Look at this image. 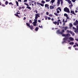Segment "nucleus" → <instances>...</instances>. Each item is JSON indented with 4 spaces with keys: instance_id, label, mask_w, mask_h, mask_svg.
<instances>
[{
    "instance_id": "1",
    "label": "nucleus",
    "mask_w": 78,
    "mask_h": 78,
    "mask_svg": "<svg viewBox=\"0 0 78 78\" xmlns=\"http://www.w3.org/2000/svg\"><path fill=\"white\" fill-rule=\"evenodd\" d=\"M65 31L64 30V29L62 30L61 32H60V30H57L56 33L57 34H62L64 33Z\"/></svg>"
},
{
    "instance_id": "2",
    "label": "nucleus",
    "mask_w": 78,
    "mask_h": 78,
    "mask_svg": "<svg viewBox=\"0 0 78 78\" xmlns=\"http://www.w3.org/2000/svg\"><path fill=\"white\" fill-rule=\"evenodd\" d=\"M67 33H70L71 34H72V36H74L75 35V33H73V32L70 31H69V30H66Z\"/></svg>"
},
{
    "instance_id": "3",
    "label": "nucleus",
    "mask_w": 78,
    "mask_h": 78,
    "mask_svg": "<svg viewBox=\"0 0 78 78\" xmlns=\"http://www.w3.org/2000/svg\"><path fill=\"white\" fill-rule=\"evenodd\" d=\"M64 11H65V12H66L70 13V10H69V9H68L67 7L64 8Z\"/></svg>"
},
{
    "instance_id": "4",
    "label": "nucleus",
    "mask_w": 78,
    "mask_h": 78,
    "mask_svg": "<svg viewBox=\"0 0 78 78\" xmlns=\"http://www.w3.org/2000/svg\"><path fill=\"white\" fill-rule=\"evenodd\" d=\"M27 28H30V29L31 30H33V29H34V27H33V26L31 25L30 26V27H27Z\"/></svg>"
},
{
    "instance_id": "5",
    "label": "nucleus",
    "mask_w": 78,
    "mask_h": 78,
    "mask_svg": "<svg viewBox=\"0 0 78 78\" xmlns=\"http://www.w3.org/2000/svg\"><path fill=\"white\" fill-rule=\"evenodd\" d=\"M70 13H72V14H70L71 16H72V14H74V15H76V14L75 13V12H74V11H72V10L70 11Z\"/></svg>"
},
{
    "instance_id": "6",
    "label": "nucleus",
    "mask_w": 78,
    "mask_h": 78,
    "mask_svg": "<svg viewBox=\"0 0 78 78\" xmlns=\"http://www.w3.org/2000/svg\"><path fill=\"white\" fill-rule=\"evenodd\" d=\"M68 2L69 4L71 5L72 6H73V4H72V2H71V1L70 0H68Z\"/></svg>"
},
{
    "instance_id": "7",
    "label": "nucleus",
    "mask_w": 78,
    "mask_h": 78,
    "mask_svg": "<svg viewBox=\"0 0 78 78\" xmlns=\"http://www.w3.org/2000/svg\"><path fill=\"white\" fill-rule=\"evenodd\" d=\"M77 24H78V21L77 20H76L75 22L74 23L73 25H76Z\"/></svg>"
},
{
    "instance_id": "8",
    "label": "nucleus",
    "mask_w": 78,
    "mask_h": 78,
    "mask_svg": "<svg viewBox=\"0 0 78 78\" xmlns=\"http://www.w3.org/2000/svg\"><path fill=\"white\" fill-rule=\"evenodd\" d=\"M77 28L75 30V33H78V26H77Z\"/></svg>"
},
{
    "instance_id": "9",
    "label": "nucleus",
    "mask_w": 78,
    "mask_h": 78,
    "mask_svg": "<svg viewBox=\"0 0 78 78\" xmlns=\"http://www.w3.org/2000/svg\"><path fill=\"white\" fill-rule=\"evenodd\" d=\"M59 5H60V1L59 0H58L57 2V6H59Z\"/></svg>"
},
{
    "instance_id": "10",
    "label": "nucleus",
    "mask_w": 78,
    "mask_h": 78,
    "mask_svg": "<svg viewBox=\"0 0 78 78\" xmlns=\"http://www.w3.org/2000/svg\"><path fill=\"white\" fill-rule=\"evenodd\" d=\"M69 39V37H65V38H63V41H67Z\"/></svg>"
},
{
    "instance_id": "11",
    "label": "nucleus",
    "mask_w": 78,
    "mask_h": 78,
    "mask_svg": "<svg viewBox=\"0 0 78 78\" xmlns=\"http://www.w3.org/2000/svg\"><path fill=\"white\" fill-rule=\"evenodd\" d=\"M69 39L71 41H74L73 38L72 37H69Z\"/></svg>"
},
{
    "instance_id": "12",
    "label": "nucleus",
    "mask_w": 78,
    "mask_h": 78,
    "mask_svg": "<svg viewBox=\"0 0 78 78\" xmlns=\"http://www.w3.org/2000/svg\"><path fill=\"white\" fill-rule=\"evenodd\" d=\"M50 9H55V8L52 5H51L50 6Z\"/></svg>"
},
{
    "instance_id": "13",
    "label": "nucleus",
    "mask_w": 78,
    "mask_h": 78,
    "mask_svg": "<svg viewBox=\"0 0 78 78\" xmlns=\"http://www.w3.org/2000/svg\"><path fill=\"white\" fill-rule=\"evenodd\" d=\"M70 36V35L69 34H66V37H69Z\"/></svg>"
},
{
    "instance_id": "14",
    "label": "nucleus",
    "mask_w": 78,
    "mask_h": 78,
    "mask_svg": "<svg viewBox=\"0 0 78 78\" xmlns=\"http://www.w3.org/2000/svg\"><path fill=\"white\" fill-rule=\"evenodd\" d=\"M35 16H37V17H40V14L37 13L35 15Z\"/></svg>"
},
{
    "instance_id": "15",
    "label": "nucleus",
    "mask_w": 78,
    "mask_h": 78,
    "mask_svg": "<svg viewBox=\"0 0 78 78\" xmlns=\"http://www.w3.org/2000/svg\"><path fill=\"white\" fill-rule=\"evenodd\" d=\"M36 23H36V22H34L33 23V25L34 26H36Z\"/></svg>"
},
{
    "instance_id": "16",
    "label": "nucleus",
    "mask_w": 78,
    "mask_h": 78,
    "mask_svg": "<svg viewBox=\"0 0 78 78\" xmlns=\"http://www.w3.org/2000/svg\"><path fill=\"white\" fill-rule=\"evenodd\" d=\"M72 27H73V25H72V24L71 23H69V27L70 28H72Z\"/></svg>"
},
{
    "instance_id": "17",
    "label": "nucleus",
    "mask_w": 78,
    "mask_h": 78,
    "mask_svg": "<svg viewBox=\"0 0 78 78\" xmlns=\"http://www.w3.org/2000/svg\"><path fill=\"white\" fill-rule=\"evenodd\" d=\"M26 25H27V27H29L30 26V24H28V23H26Z\"/></svg>"
},
{
    "instance_id": "18",
    "label": "nucleus",
    "mask_w": 78,
    "mask_h": 78,
    "mask_svg": "<svg viewBox=\"0 0 78 78\" xmlns=\"http://www.w3.org/2000/svg\"><path fill=\"white\" fill-rule=\"evenodd\" d=\"M45 8H47V7H49V5L47 4H45Z\"/></svg>"
},
{
    "instance_id": "19",
    "label": "nucleus",
    "mask_w": 78,
    "mask_h": 78,
    "mask_svg": "<svg viewBox=\"0 0 78 78\" xmlns=\"http://www.w3.org/2000/svg\"><path fill=\"white\" fill-rule=\"evenodd\" d=\"M53 23L55 25H56L57 24V22L56 21L53 22Z\"/></svg>"
},
{
    "instance_id": "20",
    "label": "nucleus",
    "mask_w": 78,
    "mask_h": 78,
    "mask_svg": "<svg viewBox=\"0 0 78 78\" xmlns=\"http://www.w3.org/2000/svg\"><path fill=\"white\" fill-rule=\"evenodd\" d=\"M67 29H68V27H65V31H66V30H67Z\"/></svg>"
},
{
    "instance_id": "21",
    "label": "nucleus",
    "mask_w": 78,
    "mask_h": 78,
    "mask_svg": "<svg viewBox=\"0 0 78 78\" xmlns=\"http://www.w3.org/2000/svg\"><path fill=\"white\" fill-rule=\"evenodd\" d=\"M27 8H28V9H30V10H31V7H29V6H27Z\"/></svg>"
},
{
    "instance_id": "22",
    "label": "nucleus",
    "mask_w": 78,
    "mask_h": 78,
    "mask_svg": "<svg viewBox=\"0 0 78 78\" xmlns=\"http://www.w3.org/2000/svg\"><path fill=\"white\" fill-rule=\"evenodd\" d=\"M16 5L17 6H19V2H18L16 1Z\"/></svg>"
},
{
    "instance_id": "23",
    "label": "nucleus",
    "mask_w": 78,
    "mask_h": 78,
    "mask_svg": "<svg viewBox=\"0 0 78 78\" xmlns=\"http://www.w3.org/2000/svg\"><path fill=\"white\" fill-rule=\"evenodd\" d=\"M55 0H51V2L52 3H53L54 2H55Z\"/></svg>"
},
{
    "instance_id": "24",
    "label": "nucleus",
    "mask_w": 78,
    "mask_h": 78,
    "mask_svg": "<svg viewBox=\"0 0 78 78\" xmlns=\"http://www.w3.org/2000/svg\"><path fill=\"white\" fill-rule=\"evenodd\" d=\"M73 44H74V43L73 42H71L69 43L70 45H72Z\"/></svg>"
},
{
    "instance_id": "25",
    "label": "nucleus",
    "mask_w": 78,
    "mask_h": 78,
    "mask_svg": "<svg viewBox=\"0 0 78 78\" xmlns=\"http://www.w3.org/2000/svg\"><path fill=\"white\" fill-rule=\"evenodd\" d=\"M41 3H43V4H44L45 3V1H44L43 0H42L41 1Z\"/></svg>"
},
{
    "instance_id": "26",
    "label": "nucleus",
    "mask_w": 78,
    "mask_h": 78,
    "mask_svg": "<svg viewBox=\"0 0 78 78\" xmlns=\"http://www.w3.org/2000/svg\"><path fill=\"white\" fill-rule=\"evenodd\" d=\"M38 29H39V28H38V27H36V28L35 29V31H37V30H38Z\"/></svg>"
},
{
    "instance_id": "27",
    "label": "nucleus",
    "mask_w": 78,
    "mask_h": 78,
    "mask_svg": "<svg viewBox=\"0 0 78 78\" xmlns=\"http://www.w3.org/2000/svg\"><path fill=\"white\" fill-rule=\"evenodd\" d=\"M54 14L55 16H58V13H54Z\"/></svg>"
},
{
    "instance_id": "28",
    "label": "nucleus",
    "mask_w": 78,
    "mask_h": 78,
    "mask_svg": "<svg viewBox=\"0 0 78 78\" xmlns=\"http://www.w3.org/2000/svg\"><path fill=\"white\" fill-rule=\"evenodd\" d=\"M72 7H73V6H72L71 4L69 6V8H70V9H72Z\"/></svg>"
},
{
    "instance_id": "29",
    "label": "nucleus",
    "mask_w": 78,
    "mask_h": 78,
    "mask_svg": "<svg viewBox=\"0 0 78 78\" xmlns=\"http://www.w3.org/2000/svg\"><path fill=\"white\" fill-rule=\"evenodd\" d=\"M61 34L62 35V36L66 37V34Z\"/></svg>"
},
{
    "instance_id": "30",
    "label": "nucleus",
    "mask_w": 78,
    "mask_h": 78,
    "mask_svg": "<svg viewBox=\"0 0 78 78\" xmlns=\"http://www.w3.org/2000/svg\"><path fill=\"white\" fill-rule=\"evenodd\" d=\"M41 4V3H39L38 2H37V5H40Z\"/></svg>"
},
{
    "instance_id": "31",
    "label": "nucleus",
    "mask_w": 78,
    "mask_h": 78,
    "mask_svg": "<svg viewBox=\"0 0 78 78\" xmlns=\"http://www.w3.org/2000/svg\"><path fill=\"white\" fill-rule=\"evenodd\" d=\"M8 4V1H6L5 2V4L6 5H7Z\"/></svg>"
},
{
    "instance_id": "32",
    "label": "nucleus",
    "mask_w": 78,
    "mask_h": 78,
    "mask_svg": "<svg viewBox=\"0 0 78 78\" xmlns=\"http://www.w3.org/2000/svg\"><path fill=\"white\" fill-rule=\"evenodd\" d=\"M15 16H16V17H19V15L17 14V13L15 14Z\"/></svg>"
},
{
    "instance_id": "33",
    "label": "nucleus",
    "mask_w": 78,
    "mask_h": 78,
    "mask_svg": "<svg viewBox=\"0 0 78 78\" xmlns=\"http://www.w3.org/2000/svg\"><path fill=\"white\" fill-rule=\"evenodd\" d=\"M76 0H71V1L73 2V3H74L75 2V1H76Z\"/></svg>"
},
{
    "instance_id": "34",
    "label": "nucleus",
    "mask_w": 78,
    "mask_h": 78,
    "mask_svg": "<svg viewBox=\"0 0 78 78\" xmlns=\"http://www.w3.org/2000/svg\"><path fill=\"white\" fill-rule=\"evenodd\" d=\"M66 42V40H64L62 42V44H64V43H65Z\"/></svg>"
},
{
    "instance_id": "35",
    "label": "nucleus",
    "mask_w": 78,
    "mask_h": 78,
    "mask_svg": "<svg viewBox=\"0 0 78 78\" xmlns=\"http://www.w3.org/2000/svg\"><path fill=\"white\" fill-rule=\"evenodd\" d=\"M61 9V8L60 7H58V8H57L56 10H59Z\"/></svg>"
},
{
    "instance_id": "36",
    "label": "nucleus",
    "mask_w": 78,
    "mask_h": 78,
    "mask_svg": "<svg viewBox=\"0 0 78 78\" xmlns=\"http://www.w3.org/2000/svg\"><path fill=\"white\" fill-rule=\"evenodd\" d=\"M47 17H48L47 16H44V18H45V20H47Z\"/></svg>"
},
{
    "instance_id": "37",
    "label": "nucleus",
    "mask_w": 78,
    "mask_h": 78,
    "mask_svg": "<svg viewBox=\"0 0 78 78\" xmlns=\"http://www.w3.org/2000/svg\"><path fill=\"white\" fill-rule=\"evenodd\" d=\"M40 5L41 6H44V4H40Z\"/></svg>"
},
{
    "instance_id": "38",
    "label": "nucleus",
    "mask_w": 78,
    "mask_h": 78,
    "mask_svg": "<svg viewBox=\"0 0 78 78\" xmlns=\"http://www.w3.org/2000/svg\"><path fill=\"white\" fill-rule=\"evenodd\" d=\"M66 17L67 18V19H69V16H68V15L66 16Z\"/></svg>"
},
{
    "instance_id": "39",
    "label": "nucleus",
    "mask_w": 78,
    "mask_h": 78,
    "mask_svg": "<svg viewBox=\"0 0 78 78\" xmlns=\"http://www.w3.org/2000/svg\"><path fill=\"white\" fill-rule=\"evenodd\" d=\"M39 28H43L42 25H41V26H39Z\"/></svg>"
},
{
    "instance_id": "40",
    "label": "nucleus",
    "mask_w": 78,
    "mask_h": 78,
    "mask_svg": "<svg viewBox=\"0 0 78 78\" xmlns=\"http://www.w3.org/2000/svg\"><path fill=\"white\" fill-rule=\"evenodd\" d=\"M50 1V0H46V2H49Z\"/></svg>"
},
{
    "instance_id": "41",
    "label": "nucleus",
    "mask_w": 78,
    "mask_h": 78,
    "mask_svg": "<svg viewBox=\"0 0 78 78\" xmlns=\"http://www.w3.org/2000/svg\"><path fill=\"white\" fill-rule=\"evenodd\" d=\"M61 5H62L63 4V1H61Z\"/></svg>"
},
{
    "instance_id": "42",
    "label": "nucleus",
    "mask_w": 78,
    "mask_h": 78,
    "mask_svg": "<svg viewBox=\"0 0 78 78\" xmlns=\"http://www.w3.org/2000/svg\"><path fill=\"white\" fill-rule=\"evenodd\" d=\"M18 9H19V10H20V9H22V7H19Z\"/></svg>"
},
{
    "instance_id": "43",
    "label": "nucleus",
    "mask_w": 78,
    "mask_h": 78,
    "mask_svg": "<svg viewBox=\"0 0 78 78\" xmlns=\"http://www.w3.org/2000/svg\"><path fill=\"white\" fill-rule=\"evenodd\" d=\"M49 16H50V17H52V16H53V15L51 14H50Z\"/></svg>"
},
{
    "instance_id": "44",
    "label": "nucleus",
    "mask_w": 78,
    "mask_h": 78,
    "mask_svg": "<svg viewBox=\"0 0 78 78\" xmlns=\"http://www.w3.org/2000/svg\"><path fill=\"white\" fill-rule=\"evenodd\" d=\"M37 18H38V17L37 16H35V19H37Z\"/></svg>"
},
{
    "instance_id": "45",
    "label": "nucleus",
    "mask_w": 78,
    "mask_h": 78,
    "mask_svg": "<svg viewBox=\"0 0 78 78\" xmlns=\"http://www.w3.org/2000/svg\"><path fill=\"white\" fill-rule=\"evenodd\" d=\"M34 12H36V13H37V10H35V11H34Z\"/></svg>"
},
{
    "instance_id": "46",
    "label": "nucleus",
    "mask_w": 78,
    "mask_h": 78,
    "mask_svg": "<svg viewBox=\"0 0 78 78\" xmlns=\"http://www.w3.org/2000/svg\"><path fill=\"white\" fill-rule=\"evenodd\" d=\"M9 5H13V4L12 3V2H10L9 3Z\"/></svg>"
},
{
    "instance_id": "47",
    "label": "nucleus",
    "mask_w": 78,
    "mask_h": 78,
    "mask_svg": "<svg viewBox=\"0 0 78 78\" xmlns=\"http://www.w3.org/2000/svg\"><path fill=\"white\" fill-rule=\"evenodd\" d=\"M67 16V14H66V13H65L64 14V16H66H66Z\"/></svg>"
},
{
    "instance_id": "48",
    "label": "nucleus",
    "mask_w": 78,
    "mask_h": 78,
    "mask_svg": "<svg viewBox=\"0 0 78 78\" xmlns=\"http://www.w3.org/2000/svg\"><path fill=\"white\" fill-rule=\"evenodd\" d=\"M48 20H51V18L50 17H48Z\"/></svg>"
},
{
    "instance_id": "49",
    "label": "nucleus",
    "mask_w": 78,
    "mask_h": 78,
    "mask_svg": "<svg viewBox=\"0 0 78 78\" xmlns=\"http://www.w3.org/2000/svg\"><path fill=\"white\" fill-rule=\"evenodd\" d=\"M73 30H76V28H75V27H73Z\"/></svg>"
},
{
    "instance_id": "50",
    "label": "nucleus",
    "mask_w": 78,
    "mask_h": 78,
    "mask_svg": "<svg viewBox=\"0 0 78 78\" xmlns=\"http://www.w3.org/2000/svg\"><path fill=\"white\" fill-rule=\"evenodd\" d=\"M27 0H24L23 2H27Z\"/></svg>"
},
{
    "instance_id": "51",
    "label": "nucleus",
    "mask_w": 78,
    "mask_h": 78,
    "mask_svg": "<svg viewBox=\"0 0 78 78\" xmlns=\"http://www.w3.org/2000/svg\"><path fill=\"white\" fill-rule=\"evenodd\" d=\"M29 22L31 23H32V21L31 20H30Z\"/></svg>"
},
{
    "instance_id": "52",
    "label": "nucleus",
    "mask_w": 78,
    "mask_h": 78,
    "mask_svg": "<svg viewBox=\"0 0 78 78\" xmlns=\"http://www.w3.org/2000/svg\"><path fill=\"white\" fill-rule=\"evenodd\" d=\"M46 14L47 15H48V14H49V12H46Z\"/></svg>"
},
{
    "instance_id": "53",
    "label": "nucleus",
    "mask_w": 78,
    "mask_h": 78,
    "mask_svg": "<svg viewBox=\"0 0 78 78\" xmlns=\"http://www.w3.org/2000/svg\"><path fill=\"white\" fill-rule=\"evenodd\" d=\"M31 2H32V3H34L35 2H36L35 1H31Z\"/></svg>"
},
{
    "instance_id": "54",
    "label": "nucleus",
    "mask_w": 78,
    "mask_h": 78,
    "mask_svg": "<svg viewBox=\"0 0 78 78\" xmlns=\"http://www.w3.org/2000/svg\"><path fill=\"white\" fill-rule=\"evenodd\" d=\"M36 23H37V19H36L35 21H34Z\"/></svg>"
},
{
    "instance_id": "55",
    "label": "nucleus",
    "mask_w": 78,
    "mask_h": 78,
    "mask_svg": "<svg viewBox=\"0 0 78 78\" xmlns=\"http://www.w3.org/2000/svg\"><path fill=\"white\" fill-rule=\"evenodd\" d=\"M57 13H59V11L57 10Z\"/></svg>"
},
{
    "instance_id": "56",
    "label": "nucleus",
    "mask_w": 78,
    "mask_h": 78,
    "mask_svg": "<svg viewBox=\"0 0 78 78\" xmlns=\"http://www.w3.org/2000/svg\"><path fill=\"white\" fill-rule=\"evenodd\" d=\"M57 25H59V22H57Z\"/></svg>"
},
{
    "instance_id": "57",
    "label": "nucleus",
    "mask_w": 78,
    "mask_h": 78,
    "mask_svg": "<svg viewBox=\"0 0 78 78\" xmlns=\"http://www.w3.org/2000/svg\"><path fill=\"white\" fill-rule=\"evenodd\" d=\"M71 48H72V47H68V49H70V50L71 49Z\"/></svg>"
},
{
    "instance_id": "58",
    "label": "nucleus",
    "mask_w": 78,
    "mask_h": 78,
    "mask_svg": "<svg viewBox=\"0 0 78 78\" xmlns=\"http://www.w3.org/2000/svg\"><path fill=\"white\" fill-rule=\"evenodd\" d=\"M2 6H3V7H5V5L3 4L2 5Z\"/></svg>"
},
{
    "instance_id": "59",
    "label": "nucleus",
    "mask_w": 78,
    "mask_h": 78,
    "mask_svg": "<svg viewBox=\"0 0 78 78\" xmlns=\"http://www.w3.org/2000/svg\"><path fill=\"white\" fill-rule=\"evenodd\" d=\"M75 40H76V41H78V38H76Z\"/></svg>"
},
{
    "instance_id": "60",
    "label": "nucleus",
    "mask_w": 78,
    "mask_h": 78,
    "mask_svg": "<svg viewBox=\"0 0 78 78\" xmlns=\"http://www.w3.org/2000/svg\"><path fill=\"white\" fill-rule=\"evenodd\" d=\"M67 22V19H66V20L64 22L65 23H66Z\"/></svg>"
},
{
    "instance_id": "61",
    "label": "nucleus",
    "mask_w": 78,
    "mask_h": 78,
    "mask_svg": "<svg viewBox=\"0 0 78 78\" xmlns=\"http://www.w3.org/2000/svg\"><path fill=\"white\" fill-rule=\"evenodd\" d=\"M64 20H65L64 19H63L62 20V22H64Z\"/></svg>"
},
{
    "instance_id": "62",
    "label": "nucleus",
    "mask_w": 78,
    "mask_h": 78,
    "mask_svg": "<svg viewBox=\"0 0 78 78\" xmlns=\"http://www.w3.org/2000/svg\"><path fill=\"white\" fill-rule=\"evenodd\" d=\"M38 22L39 23L41 22V21H40V20H38Z\"/></svg>"
},
{
    "instance_id": "63",
    "label": "nucleus",
    "mask_w": 78,
    "mask_h": 78,
    "mask_svg": "<svg viewBox=\"0 0 78 78\" xmlns=\"http://www.w3.org/2000/svg\"><path fill=\"white\" fill-rule=\"evenodd\" d=\"M58 22H60V21H61V20H58Z\"/></svg>"
},
{
    "instance_id": "64",
    "label": "nucleus",
    "mask_w": 78,
    "mask_h": 78,
    "mask_svg": "<svg viewBox=\"0 0 78 78\" xmlns=\"http://www.w3.org/2000/svg\"><path fill=\"white\" fill-rule=\"evenodd\" d=\"M75 12H76V13L78 12V11L75 10Z\"/></svg>"
}]
</instances>
